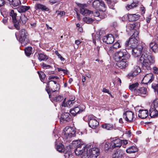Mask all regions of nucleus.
Wrapping results in <instances>:
<instances>
[{"instance_id":"nucleus-1","label":"nucleus","mask_w":158,"mask_h":158,"mask_svg":"<svg viewBox=\"0 0 158 158\" xmlns=\"http://www.w3.org/2000/svg\"><path fill=\"white\" fill-rule=\"evenodd\" d=\"M130 57L125 49L121 50L115 53L114 57L115 60L116 62V64L118 67L123 69L126 68L127 65V60Z\"/></svg>"},{"instance_id":"nucleus-2","label":"nucleus","mask_w":158,"mask_h":158,"mask_svg":"<svg viewBox=\"0 0 158 158\" xmlns=\"http://www.w3.org/2000/svg\"><path fill=\"white\" fill-rule=\"evenodd\" d=\"M154 62V60L151 56L145 52L142 53L139 61L142 69L144 71L151 69L150 65Z\"/></svg>"},{"instance_id":"nucleus-3","label":"nucleus","mask_w":158,"mask_h":158,"mask_svg":"<svg viewBox=\"0 0 158 158\" xmlns=\"http://www.w3.org/2000/svg\"><path fill=\"white\" fill-rule=\"evenodd\" d=\"M86 148V152L81 156V158H97L99 155V150L98 148L89 144L87 145Z\"/></svg>"},{"instance_id":"nucleus-4","label":"nucleus","mask_w":158,"mask_h":158,"mask_svg":"<svg viewBox=\"0 0 158 158\" xmlns=\"http://www.w3.org/2000/svg\"><path fill=\"white\" fill-rule=\"evenodd\" d=\"M73 144L76 147L75 153L76 155H82L83 156L86 152L87 145L81 142L80 140H76L73 142Z\"/></svg>"},{"instance_id":"nucleus-5","label":"nucleus","mask_w":158,"mask_h":158,"mask_svg":"<svg viewBox=\"0 0 158 158\" xmlns=\"http://www.w3.org/2000/svg\"><path fill=\"white\" fill-rule=\"evenodd\" d=\"M75 135V131L72 128L66 127L63 130L62 135L66 139L70 138Z\"/></svg>"},{"instance_id":"nucleus-6","label":"nucleus","mask_w":158,"mask_h":158,"mask_svg":"<svg viewBox=\"0 0 158 158\" xmlns=\"http://www.w3.org/2000/svg\"><path fill=\"white\" fill-rule=\"evenodd\" d=\"M27 34V31L24 29L21 30L19 32V40L22 45H25L28 42Z\"/></svg>"},{"instance_id":"nucleus-7","label":"nucleus","mask_w":158,"mask_h":158,"mask_svg":"<svg viewBox=\"0 0 158 158\" xmlns=\"http://www.w3.org/2000/svg\"><path fill=\"white\" fill-rule=\"evenodd\" d=\"M138 44V41L137 38L131 37L128 40L126 41L125 45L126 48L128 49L129 47L132 48L137 47Z\"/></svg>"},{"instance_id":"nucleus-8","label":"nucleus","mask_w":158,"mask_h":158,"mask_svg":"<svg viewBox=\"0 0 158 158\" xmlns=\"http://www.w3.org/2000/svg\"><path fill=\"white\" fill-rule=\"evenodd\" d=\"M28 20V19L24 14H22L19 19H18L17 23L15 24V27L16 29L19 30L20 29V24L24 25L26 23Z\"/></svg>"},{"instance_id":"nucleus-9","label":"nucleus","mask_w":158,"mask_h":158,"mask_svg":"<svg viewBox=\"0 0 158 158\" xmlns=\"http://www.w3.org/2000/svg\"><path fill=\"white\" fill-rule=\"evenodd\" d=\"M49 90L54 92L59 89V85L56 83V81H50L47 84L46 86Z\"/></svg>"},{"instance_id":"nucleus-10","label":"nucleus","mask_w":158,"mask_h":158,"mask_svg":"<svg viewBox=\"0 0 158 158\" xmlns=\"http://www.w3.org/2000/svg\"><path fill=\"white\" fill-rule=\"evenodd\" d=\"M88 124L89 127L93 129L96 128L99 125V123L93 116L88 117Z\"/></svg>"},{"instance_id":"nucleus-11","label":"nucleus","mask_w":158,"mask_h":158,"mask_svg":"<svg viewBox=\"0 0 158 158\" xmlns=\"http://www.w3.org/2000/svg\"><path fill=\"white\" fill-rule=\"evenodd\" d=\"M132 49V55L135 57H137L142 52L143 48L142 46L139 45Z\"/></svg>"},{"instance_id":"nucleus-12","label":"nucleus","mask_w":158,"mask_h":158,"mask_svg":"<svg viewBox=\"0 0 158 158\" xmlns=\"http://www.w3.org/2000/svg\"><path fill=\"white\" fill-rule=\"evenodd\" d=\"M134 114L131 111H127L123 114V118L127 121L131 122L134 119Z\"/></svg>"},{"instance_id":"nucleus-13","label":"nucleus","mask_w":158,"mask_h":158,"mask_svg":"<svg viewBox=\"0 0 158 158\" xmlns=\"http://www.w3.org/2000/svg\"><path fill=\"white\" fill-rule=\"evenodd\" d=\"M103 42L107 44L113 43L114 41V38L112 34H109L105 36L102 39Z\"/></svg>"},{"instance_id":"nucleus-14","label":"nucleus","mask_w":158,"mask_h":158,"mask_svg":"<svg viewBox=\"0 0 158 158\" xmlns=\"http://www.w3.org/2000/svg\"><path fill=\"white\" fill-rule=\"evenodd\" d=\"M141 71V69L139 66L137 65L134 66L132 70L127 75L129 77H133L138 74Z\"/></svg>"},{"instance_id":"nucleus-15","label":"nucleus","mask_w":158,"mask_h":158,"mask_svg":"<svg viewBox=\"0 0 158 158\" xmlns=\"http://www.w3.org/2000/svg\"><path fill=\"white\" fill-rule=\"evenodd\" d=\"M154 79V77L152 74L148 73L144 77L143 79V81H145V82H143V83L147 84L148 83H150Z\"/></svg>"},{"instance_id":"nucleus-16","label":"nucleus","mask_w":158,"mask_h":158,"mask_svg":"<svg viewBox=\"0 0 158 158\" xmlns=\"http://www.w3.org/2000/svg\"><path fill=\"white\" fill-rule=\"evenodd\" d=\"M147 89L144 87H142L138 89L137 91L135 90V94L136 95H140L143 97L144 95L147 94Z\"/></svg>"},{"instance_id":"nucleus-17","label":"nucleus","mask_w":158,"mask_h":158,"mask_svg":"<svg viewBox=\"0 0 158 158\" xmlns=\"http://www.w3.org/2000/svg\"><path fill=\"white\" fill-rule=\"evenodd\" d=\"M84 5L80 4L81 8L80 10V12L82 15L86 16L91 14L92 11H91L86 8H84Z\"/></svg>"},{"instance_id":"nucleus-18","label":"nucleus","mask_w":158,"mask_h":158,"mask_svg":"<svg viewBox=\"0 0 158 158\" xmlns=\"http://www.w3.org/2000/svg\"><path fill=\"white\" fill-rule=\"evenodd\" d=\"M122 142L121 140L117 139L111 142V146L112 148H119L122 145Z\"/></svg>"},{"instance_id":"nucleus-19","label":"nucleus","mask_w":158,"mask_h":158,"mask_svg":"<svg viewBox=\"0 0 158 158\" xmlns=\"http://www.w3.org/2000/svg\"><path fill=\"white\" fill-rule=\"evenodd\" d=\"M71 118V116L69 113H64L61 116L60 120L63 122L69 121Z\"/></svg>"},{"instance_id":"nucleus-20","label":"nucleus","mask_w":158,"mask_h":158,"mask_svg":"<svg viewBox=\"0 0 158 158\" xmlns=\"http://www.w3.org/2000/svg\"><path fill=\"white\" fill-rule=\"evenodd\" d=\"M83 110L82 109H81L80 107L79 106L74 108L71 109L70 110V112L73 116H75L78 114L82 112Z\"/></svg>"},{"instance_id":"nucleus-21","label":"nucleus","mask_w":158,"mask_h":158,"mask_svg":"<svg viewBox=\"0 0 158 158\" xmlns=\"http://www.w3.org/2000/svg\"><path fill=\"white\" fill-rule=\"evenodd\" d=\"M148 116V112L146 110H140L139 111V117L142 119L146 118Z\"/></svg>"},{"instance_id":"nucleus-22","label":"nucleus","mask_w":158,"mask_h":158,"mask_svg":"<svg viewBox=\"0 0 158 158\" xmlns=\"http://www.w3.org/2000/svg\"><path fill=\"white\" fill-rule=\"evenodd\" d=\"M149 115L152 118L156 117L158 115V111L157 110L150 107L149 110Z\"/></svg>"},{"instance_id":"nucleus-23","label":"nucleus","mask_w":158,"mask_h":158,"mask_svg":"<svg viewBox=\"0 0 158 158\" xmlns=\"http://www.w3.org/2000/svg\"><path fill=\"white\" fill-rule=\"evenodd\" d=\"M9 15L12 17V22L14 23V25L15 26V24L17 23V19H16L17 14L15 12L14 10H12L10 11L9 13Z\"/></svg>"},{"instance_id":"nucleus-24","label":"nucleus","mask_w":158,"mask_h":158,"mask_svg":"<svg viewBox=\"0 0 158 158\" xmlns=\"http://www.w3.org/2000/svg\"><path fill=\"white\" fill-rule=\"evenodd\" d=\"M135 26V23L128 24L127 26V31L131 35V33H132L133 31H134V29Z\"/></svg>"},{"instance_id":"nucleus-25","label":"nucleus","mask_w":158,"mask_h":158,"mask_svg":"<svg viewBox=\"0 0 158 158\" xmlns=\"http://www.w3.org/2000/svg\"><path fill=\"white\" fill-rule=\"evenodd\" d=\"M35 8L37 10L38 9H40L42 10L48 11L49 10V9L46 6L40 3L36 4Z\"/></svg>"},{"instance_id":"nucleus-26","label":"nucleus","mask_w":158,"mask_h":158,"mask_svg":"<svg viewBox=\"0 0 158 158\" xmlns=\"http://www.w3.org/2000/svg\"><path fill=\"white\" fill-rule=\"evenodd\" d=\"M123 151L120 149H117L112 156L113 158H121L123 156Z\"/></svg>"},{"instance_id":"nucleus-27","label":"nucleus","mask_w":158,"mask_h":158,"mask_svg":"<svg viewBox=\"0 0 158 158\" xmlns=\"http://www.w3.org/2000/svg\"><path fill=\"white\" fill-rule=\"evenodd\" d=\"M65 99V98L64 100L62 102V104L61 105L62 106L67 107H70L72 106H73V104L75 103V102L74 100H70L67 101L66 103H64Z\"/></svg>"},{"instance_id":"nucleus-28","label":"nucleus","mask_w":158,"mask_h":158,"mask_svg":"<svg viewBox=\"0 0 158 158\" xmlns=\"http://www.w3.org/2000/svg\"><path fill=\"white\" fill-rule=\"evenodd\" d=\"M30 8L29 6H19L17 9V10L19 13H23L27 10Z\"/></svg>"},{"instance_id":"nucleus-29","label":"nucleus","mask_w":158,"mask_h":158,"mask_svg":"<svg viewBox=\"0 0 158 158\" xmlns=\"http://www.w3.org/2000/svg\"><path fill=\"white\" fill-rule=\"evenodd\" d=\"M138 151V149L135 147L133 146L128 148L126 149V151L128 153H134Z\"/></svg>"},{"instance_id":"nucleus-30","label":"nucleus","mask_w":158,"mask_h":158,"mask_svg":"<svg viewBox=\"0 0 158 158\" xmlns=\"http://www.w3.org/2000/svg\"><path fill=\"white\" fill-rule=\"evenodd\" d=\"M111 146V143L106 142L105 144V150L106 152H108L111 151L113 149Z\"/></svg>"},{"instance_id":"nucleus-31","label":"nucleus","mask_w":158,"mask_h":158,"mask_svg":"<svg viewBox=\"0 0 158 158\" xmlns=\"http://www.w3.org/2000/svg\"><path fill=\"white\" fill-rule=\"evenodd\" d=\"M48 58V57L43 53H39L38 54V59L40 61H46Z\"/></svg>"},{"instance_id":"nucleus-32","label":"nucleus","mask_w":158,"mask_h":158,"mask_svg":"<svg viewBox=\"0 0 158 158\" xmlns=\"http://www.w3.org/2000/svg\"><path fill=\"white\" fill-rule=\"evenodd\" d=\"M139 85V84L138 83L136 82L130 85L129 86V89L133 91L134 94H135V91H137L138 89H137V88L138 87Z\"/></svg>"},{"instance_id":"nucleus-33","label":"nucleus","mask_w":158,"mask_h":158,"mask_svg":"<svg viewBox=\"0 0 158 158\" xmlns=\"http://www.w3.org/2000/svg\"><path fill=\"white\" fill-rule=\"evenodd\" d=\"M128 19L131 21L136 20L139 19V15L135 14L130 15L128 17Z\"/></svg>"},{"instance_id":"nucleus-34","label":"nucleus","mask_w":158,"mask_h":158,"mask_svg":"<svg viewBox=\"0 0 158 158\" xmlns=\"http://www.w3.org/2000/svg\"><path fill=\"white\" fill-rule=\"evenodd\" d=\"M105 49L107 54L109 55L112 54L115 51V50L112 46L108 47V48L107 47H106Z\"/></svg>"},{"instance_id":"nucleus-35","label":"nucleus","mask_w":158,"mask_h":158,"mask_svg":"<svg viewBox=\"0 0 158 158\" xmlns=\"http://www.w3.org/2000/svg\"><path fill=\"white\" fill-rule=\"evenodd\" d=\"M11 2V4L14 7H16L19 5L21 2L20 0H7Z\"/></svg>"},{"instance_id":"nucleus-36","label":"nucleus","mask_w":158,"mask_h":158,"mask_svg":"<svg viewBox=\"0 0 158 158\" xmlns=\"http://www.w3.org/2000/svg\"><path fill=\"white\" fill-rule=\"evenodd\" d=\"M32 48L31 47H28L25 49V52L27 56H29L32 53Z\"/></svg>"},{"instance_id":"nucleus-37","label":"nucleus","mask_w":158,"mask_h":158,"mask_svg":"<svg viewBox=\"0 0 158 158\" xmlns=\"http://www.w3.org/2000/svg\"><path fill=\"white\" fill-rule=\"evenodd\" d=\"M102 128L107 130H111L113 128V125L111 124H105L102 125Z\"/></svg>"},{"instance_id":"nucleus-38","label":"nucleus","mask_w":158,"mask_h":158,"mask_svg":"<svg viewBox=\"0 0 158 158\" xmlns=\"http://www.w3.org/2000/svg\"><path fill=\"white\" fill-rule=\"evenodd\" d=\"M100 0H96L94 1L93 3V6L95 8H97L99 7Z\"/></svg>"},{"instance_id":"nucleus-39","label":"nucleus","mask_w":158,"mask_h":158,"mask_svg":"<svg viewBox=\"0 0 158 158\" xmlns=\"http://www.w3.org/2000/svg\"><path fill=\"white\" fill-rule=\"evenodd\" d=\"M152 87L154 89L155 92L158 94V84L153 83L152 85Z\"/></svg>"},{"instance_id":"nucleus-40","label":"nucleus","mask_w":158,"mask_h":158,"mask_svg":"<svg viewBox=\"0 0 158 158\" xmlns=\"http://www.w3.org/2000/svg\"><path fill=\"white\" fill-rule=\"evenodd\" d=\"M158 41L157 39H153L150 44V47H153V46L158 45Z\"/></svg>"},{"instance_id":"nucleus-41","label":"nucleus","mask_w":158,"mask_h":158,"mask_svg":"<svg viewBox=\"0 0 158 158\" xmlns=\"http://www.w3.org/2000/svg\"><path fill=\"white\" fill-rule=\"evenodd\" d=\"M63 148V145L62 144H60V145H57L56 146V149L59 152H62L64 151Z\"/></svg>"},{"instance_id":"nucleus-42","label":"nucleus","mask_w":158,"mask_h":158,"mask_svg":"<svg viewBox=\"0 0 158 158\" xmlns=\"http://www.w3.org/2000/svg\"><path fill=\"white\" fill-rule=\"evenodd\" d=\"M83 20L85 22L87 23H92L93 20L91 18L85 17L83 18Z\"/></svg>"},{"instance_id":"nucleus-43","label":"nucleus","mask_w":158,"mask_h":158,"mask_svg":"<svg viewBox=\"0 0 158 158\" xmlns=\"http://www.w3.org/2000/svg\"><path fill=\"white\" fill-rule=\"evenodd\" d=\"M37 73L39 74L40 79L41 80H44L46 77L45 73L42 71L39 72L38 71H37Z\"/></svg>"},{"instance_id":"nucleus-44","label":"nucleus","mask_w":158,"mask_h":158,"mask_svg":"<svg viewBox=\"0 0 158 158\" xmlns=\"http://www.w3.org/2000/svg\"><path fill=\"white\" fill-rule=\"evenodd\" d=\"M55 53L58 56V58H60V59L63 62H64L65 61V59L62 57L61 55L59 53L58 51H56L55 52Z\"/></svg>"},{"instance_id":"nucleus-45","label":"nucleus","mask_w":158,"mask_h":158,"mask_svg":"<svg viewBox=\"0 0 158 158\" xmlns=\"http://www.w3.org/2000/svg\"><path fill=\"white\" fill-rule=\"evenodd\" d=\"M1 14L3 16V18L2 19V22L4 24H6L8 21V18L6 17V15H3L2 13H1Z\"/></svg>"},{"instance_id":"nucleus-46","label":"nucleus","mask_w":158,"mask_h":158,"mask_svg":"<svg viewBox=\"0 0 158 158\" xmlns=\"http://www.w3.org/2000/svg\"><path fill=\"white\" fill-rule=\"evenodd\" d=\"M116 50V49L119 48L120 47V46L119 44V43L118 42H116L112 46Z\"/></svg>"},{"instance_id":"nucleus-47","label":"nucleus","mask_w":158,"mask_h":158,"mask_svg":"<svg viewBox=\"0 0 158 158\" xmlns=\"http://www.w3.org/2000/svg\"><path fill=\"white\" fill-rule=\"evenodd\" d=\"M150 48L152 49V51L154 52H157L158 51V45H155V46H153V47H150Z\"/></svg>"},{"instance_id":"nucleus-48","label":"nucleus","mask_w":158,"mask_h":158,"mask_svg":"<svg viewBox=\"0 0 158 158\" xmlns=\"http://www.w3.org/2000/svg\"><path fill=\"white\" fill-rule=\"evenodd\" d=\"M63 98V97L61 96H59L55 97V100L56 102H59L62 100Z\"/></svg>"},{"instance_id":"nucleus-49","label":"nucleus","mask_w":158,"mask_h":158,"mask_svg":"<svg viewBox=\"0 0 158 158\" xmlns=\"http://www.w3.org/2000/svg\"><path fill=\"white\" fill-rule=\"evenodd\" d=\"M100 14V13L98 11H95L93 12L92 11L91 14H93L94 16L99 17Z\"/></svg>"},{"instance_id":"nucleus-50","label":"nucleus","mask_w":158,"mask_h":158,"mask_svg":"<svg viewBox=\"0 0 158 158\" xmlns=\"http://www.w3.org/2000/svg\"><path fill=\"white\" fill-rule=\"evenodd\" d=\"M56 13L57 15H60V16H64L65 14V12L63 11H56Z\"/></svg>"},{"instance_id":"nucleus-51","label":"nucleus","mask_w":158,"mask_h":158,"mask_svg":"<svg viewBox=\"0 0 158 158\" xmlns=\"http://www.w3.org/2000/svg\"><path fill=\"white\" fill-rule=\"evenodd\" d=\"M133 32H134V33L132 35L131 37H134L135 38H137L139 34L138 31H133Z\"/></svg>"},{"instance_id":"nucleus-52","label":"nucleus","mask_w":158,"mask_h":158,"mask_svg":"<svg viewBox=\"0 0 158 158\" xmlns=\"http://www.w3.org/2000/svg\"><path fill=\"white\" fill-rule=\"evenodd\" d=\"M100 47L99 46H97L96 48H94V50L96 53L97 55H99V50Z\"/></svg>"},{"instance_id":"nucleus-53","label":"nucleus","mask_w":158,"mask_h":158,"mask_svg":"<svg viewBox=\"0 0 158 158\" xmlns=\"http://www.w3.org/2000/svg\"><path fill=\"white\" fill-rule=\"evenodd\" d=\"M136 6V4L135 3H132L131 4L128 5L127 6L129 8H131Z\"/></svg>"},{"instance_id":"nucleus-54","label":"nucleus","mask_w":158,"mask_h":158,"mask_svg":"<svg viewBox=\"0 0 158 158\" xmlns=\"http://www.w3.org/2000/svg\"><path fill=\"white\" fill-rule=\"evenodd\" d=\"M105 17H106V15L104 13L102 12H101L100 14V15H99V17L101 19H103L105 18Z\"/></svg>"},{"instance_id":"nucleus-55","label":"nucleus","mask_w":158,"mask_h":158,"mask_svg":"<svg viewBox=\"0 0 158 158\" xmlns=\"http://www.w3.org/2000/svg\"><path fill=\"white\" fill-rule=\"evenodd\" d=\"M42 67L43 68H44V67H46L47 68H50L51 67V66L49 65H47L44 63H43L42 65Z\"/></svg>"},{"instance_id":"nucleus-56","label":"nucleus","mask_w":158,"mask_h":158,"mask_svg":"<svg viewBox=\"0 0 158 158\" xmlns=\"http://www.w3.org/2000/svg\"><path fill=\"white\" fill-rule=\"evenodd\" d=\"M153 72L155 73H158V69L156 67H154L153 68Z\"/></svg>"},{"instance_id":"nucleus-57","label":"nucleus","mask_w":158,"mask_h":158,"mask_svg":"<svg viewBox=\"0 0 158 158\" xmlns=\"http://www.w3.org/2000/svg\"><path fill=\"white\" fill-rule=\"evenodd\" d=\"M60 0H50V2L52 4L58 2Z\"/></svg>"},{"instance_id":"nucleus-58","label":"nucleus","mask_w":158,"mask_h":158,"mask_svg":"<svg viewBox=\"0 0 158 158\" xmlns=\"http://www.w3.org/2000/svg\"><path fill=\"white\" fill-rule=\"evenodd\" d=\"M101 6L102 7H105V5L104 2L102 1L101 0H100V6Z\"/></svg>"},{"instance_id":"nucleus-59","label":"nucleus","mask_w":158,"mask_h":158,"mask_svg":"<svg viewBox=\"0 0 158 158\" xmlns=\"http://www.w3.org/2000/svg\"><path fill=\"white\" fill-rule=\"evenodd\" d=\"M116 81H117L118 82V84H119V85H121V80L120 79V78L118 77L117 78Z\"/></svg>"},{"instance_id":"nucleus-60","label":"nucleus","mask_w":158,"mask_h":158,"mask_svg":"<svg viewBox=\"0 0 158 158\" xmlns=\"http://www.w3.org/2000/svg\"><path fill=\"white\" fill-rule=\"evenodd\" d=\"M4 0H0V7L2 6L4 4Z\"/></svg>"},{"instance_id":"nucleus-61","label":"nucleus","mask_w":158,"mask_h":158,"mask_svg":"<svg viewBox=\"0 0 158 158\" xmlns=\"http://www.w3.org/2000/svg\"><path fill=\"white\" fill-rule=\"evenodd\" d=\"M45 90L47 91V92L49 96V97L50 98V96H51V94H50V92L51 91H50V90H49L47 87L46 88Z\"/></svg>"},{"instance_id":"nucleus-62","label":"nucleus","mask_w":158,"mask_h":158,"mask_svg":"<svg viewBox=\"0 0 158 158\" xmlns=\"http://www.w3.org/2000/svg\"><path fill=\"white\" fill-rule=\"evenodd\" d=\"M102 91L105 93L109 94V90L108 89H106V88H103Z\"/></svg>"},{"instance_id":"nucleus-63","label":"nucleus","mask_w":158,"mask_h":158,"mask_svg":"<svg viewBox=\"0 0 158 158\" xmlns=\"http://www.w3.org/2000/svg\"><path fill=\"white\" fill-rule=\"evenodd\" d=\"M81 43V42L80 41V40H76L75 42V44L77 45Z\"/></svg>"},{"instance_id":"nucleus-64","label":"nucleus","mask_w":158,"mask_h":158,"mask_svg":"<svg viewBox=\"0 0 158 158\" xmlns=\"http://www.w3.org/2000/svg\"><path fill=\"white\" fill-rule=\"evenodd\" d=\"M123 144L125 145V146L128 143V141L127 140H123Z\"/></svg>"}]
</instances>
